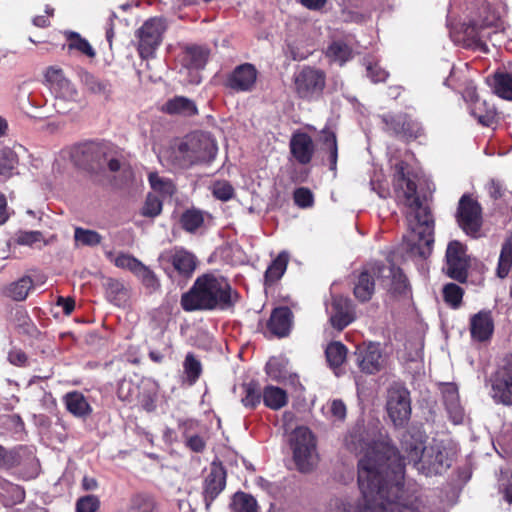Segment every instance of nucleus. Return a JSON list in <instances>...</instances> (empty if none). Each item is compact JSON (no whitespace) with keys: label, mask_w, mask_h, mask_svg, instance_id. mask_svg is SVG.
<instances>
[{"label":"nucleus","mask_w":512,"mask_h":512,"mask_svg":"<svg viewBox=\"0 0 512 512\" xmlns=\"http://www.w3.org/2000/svg\"><path fill=\"white\" fill-rule=\"evenodd\" d=\"M345 446L351 452L364 453L363 457L369 454L380 475L393 481L392 489L395 490L396 496L403 487L406 464H412L418 472L426 476L443 474L452 464L449 450L440 442L424 446L422 441L413 436L404 435L400 455L388 442H366L361 426L353 428L348 433L345 437Z\"/></svg>","instance_id":"f257e3e1"},{"label":"nucleus","mask_w":512,"mask_h":512,"mask_svg":"<svg viewBox=\"0 0 512 512\" xmlns=\"http://www.w3.org/2000/svg\"><path fill=\"white\" fill-rule=\"evenodd\" d=\"M395 192L399 204L403 205L409 233L405 237L406 250L412 256L426 258L434 243V220L428 207L417 196V186L407 178L403 163L396 166Z\"/></svg>","instance_id":"f03ea898"},{"label":"nucleus","mask_w":512,"mask_h":512,"mask_svg":"<svg viewBox=\"0 0 512 512\" xmlns=\"http://www.w3.org/2000/svg\"><path fill=\"white\" fill-rule=\"evenodd\" d=\"M368 454L359 459L358 484L363 504L337 502L331 512H419L415 507L399 501L402 489L395 495L393 481L380 475Z\"/></svg>","instance_id":"7ed1b4c3"},{"label":"nucleus","mask_w":512,"mask_h":512,"mask_svg":"<svg viewBox=\"0 0 512 512\" xmlns=\"http://www.w3.org/2000/svg\"><path fill=\"white\" fill-rule=\"evenodd\" d=\"M239 300L227 279L214 274H203L182 294L180 304L184 311L228 310Z\"/></svg>","instance_id":"20e7f679"},{"label":"nucleus","mask_w":512,"mask_h":512,"mask_svg":"<svg viewBox=\"0 0 512 512\" xmlns=\"http://www.w3.org/2000/svg\"><path fill=\"white\" fill-rule=\"evenodd\" d=\"M216 154L217 145L212 136L205 132H194L170 146L163 156L176 167L189 168L212 161Z\"/></svg>","instance_id":"39448f33"},{"label":"nucleus","mask_w":512,"mask_h":512,"mask_svg":"<svg viewBox=\"0 0 512 512\" xmlns=\"http://www.w3.org/2000/svg\"><path fill=\"white\" fill-rule=\"evenodd\" d=\"M290 444L297 469L302 473L312 471L318 461L316 440L312 432L307 427H297L291 434Z\"/></svg>","instance_id":"423d86ee"},{"label":"nucleus","mask_w":512,"mask_h":512,"mask_svg":"<svg viewBox=\"0 0 512 512\" xmlns=\"http://www.w3.org/2000/svg\"><path fill=\"white\" fill-rule=\"evenodd\" d=\"M45 81L55 95L54 106L59 113L70 111L78 97V92L61 68L50 66L45 72Z\"/></svg>","instance_id":"0eeeda50"},{"label":"nucleus","mask_w":512,"mask_h":512,"mask_svg":"<svg viewBox=\"0 0 512 512\" xmlns=\"http://www.w3.org/2000/svg\"><path fill=\"white\" fill-rule=\"evenodd\" d=\"M61 155L64 158H69L76 167L92 173H98L104 167V148L95 142L74 145L69 149L63 150Z\"/></svg>","instance_id":"6e6552de"},{"label":"nucleus","mask_w":512,"mask_h":512,"mask_svg":"<svg viewBox=\"0 0 512 512\" xmlns=\"http://www.w3.org/2000/svg\"><path fill=\"white\" fill-rule=\"evenodd\" d=\"M159 261L171 279L179 277L187 280L192 277L197 267L196 256L180 247L163 251Z\"/></svg>","instance_id":"1a4fd4ad"},{"label":"nucleus","mask_w":512,"mask_h":512,"mask_svg":"<svg viewBox=\"0 0 512 512\" xmlns=\"http://www.w3.org/2000/svg\"><path fill=\"white\" fill-rule=\"evenodd\" d=\"M410 393L400 383H393L387 390L386 409L395 426H403L411 414Z\"/></svg>","instance_id":"9d476101"},{"label":"nucleus","mask_w":512,"mask_h":512,"mask_svg":"<svg viewBox=\"0 0 512 512\" xmlns=\"http://www.w3.org/2000/svg\"><path fill=\"white\" fill-rule=\"evenodd\" d=\"M166 27V22L161 17H153L144 22L138 30L139 53L141 57L148 58L153 55L162 41Z\"/></svg>","instance_id":"9b49d317"},{"label":"nucleus","mask_w":512,"mask_h":512,"mask_svg":"<svg viewBox=\"0 0 512 512\" xmlns=\"http://www.w3.org/2000/svg\"><path fill=\"white\" fill-rule=\"evenodd\" d=\"M325 74L319 69L304 67L295 76V89L297 94L304 99L318 97L325 87Z\"/></svg>","instance_id":"f8f14e48"},{"label":"nucleus","mask_w":512,"mask_h":512,"mask_svg":"<svg viewBox=\"0 0 512 512\" xmlns=\"http://www.w3.org/2000/svg\"><path fill=\"white\" fill-rule=\"evenodd\" d=\"M457 222L466 234L476 236L482 224L481 207L478 202L463 195L458 204Z\"/></svg>","instance_id":"ddd939ff"},{"label":"nucleus","mask_w":512,"mask_h":512,"mask_svg":"<svg viewBox=\"0 0 512 512\" xmlns=\"http://www.w3.org/2000/svg\"><path fill=\"white\" fill-rule=\"evenodd\" d=\"M354 357L356 365L365 374H376L384 367V357L377 343H363L357 346Z\"/></svg>","instance_id":"4468645a"},{"label":"nucleus","mask_w":512,"mask_h":512,"mask_svg":"<svg viewBox=\"0 0 512 512\" xmlns=\"http://www.w3.org/2000/svg\"><path fill=\"white\" fill-rule=\"evenodd\" d=\"M493 398L505 405L512 404V355L505 357L492 384Z\"/></svg>","instance_id":"2eb2a0df"},{"label":"nucleus","mask_w":512,"mask_h":512,"mask_svg":"<svg viewBox=\"0 0 512 512\" xmlns=\"http://www.w3.org/2000/svg\"><path fill=\"white\" fill-rule=\"evenodd\" d=\"M447 275L457 281H465L467 277V260L463 245L451 241L446 250Z\"/></svg>","instance_id":"dca6fc26"},{"label":"nucleus","mask_w":512,"mask_h":512,"mask_svg":"<svg viewBox=\"0 0 512 512\" xmlns=\"http://www.w3.org/2000/svg\"><path fill=\"white\" fill-rule=\"evenodd\" d=\"M374 274L377 273V278L381 281V284L393 294H403L407 290V279L403 274L402 270L393 265H374Z\"/></svg>","instance_id":"f3484780"},{"label":"nucleus","mask_w":512,"mask_h":512,"mask_svg":"<svg viewBox=\"0 0 512 512\" xmlns=\"http://www.w3.org/2000/svg\"><path fill=\"white\" fill-rule=\"evenodd\" d=\"M226 486V471L222 465L212 463L209 473L205 477L203 496L206 510L210 509L212 502Z\"/></svg>","instance_id":"a211bd4d"},{"label":"nucleus","mask_w":512,"mask_h":512,"mask_svg":"<svg viewBox=\"0 0 512 512\" xmlns=\"http://www.w3.org/2000/svg\"><path fill=\"white\" fill-rule=\"evenodd\" d=\"M258 72L254 65L244 63L237 66L227 79V86L238 92L251 91L255 86Z\"/></svg>","instance_id":"6ab92c4d"},{"label":"nucleus","mask_w":512,"mask_h":512,"mask_svg":"<svg viewBox=\"0 0 512 512\" xmlns=\"http://www.w3.org/2000/svg\"><path fill=\"white\" fill-rule=\"evenodd\" d=\"M352 303L348 298L336 296L332 300L330 310L331 325L341 331L354 320Z\"/></svg>","instance_id":"aec40b11"},{"label":"nucleus","mask_w":512,"mask_h":512,"mask_svg":"<svg viewBox=\"0 0 512 512\" xmlns=\"http://www.w3.org/2000/svg\"><path fill=\"white\" fill-rule=\"evenodd\" d=\"M290 152L295 160L307 165L311 162L315 146L312 138L307 133H295L292 135L289 143Z\"/></svg>","instance_id":"412c9836"},{"label":"nucleus","mask_w":512,"mask_h":512,"mask_svg":"<svg viewBox=\"0 0 512 512\" xmlns=\"http://www.w3.org/2000/svg\"><path fill=\"white\" fill-rule=\"evenodd\" d=\"M494 322L490 311H480L470 319V333L473 340L484 342L491 338Z\"/></svg>","instance_id":"4be33fe9"},{"label":"nucleus","mask_w":512,"mask_h":512,"mask_svg":"<svg viewBox=\"0 0 512 512\" xmlns=\"http://www.w3.org/2000/svg\"><path fill=\"white\" fill-rule=\"evenodd\" d=\"M468 94L474 101L471 108L472 115L481 125L487 127L492 126L496 122L497 118V112L494 105L489 104L486 100H479L474 88L468 89Z\"/></svg>","instance_id":"5701e85b"},{"label":"nucleus","mask_w":512,"mask_h":512,"mask_svg":"<svg viewBox=\"0 0 512 512\" xmlns=\"http://www.w3.org/2000/svg\"><path fill=\"white\" fill-rule=\"evenodd\" d=\"M24 153L25 149L21 145L0 149V177L11 178L15 174L20 156Z\"/></svg>","instance_id":"b1692460"},{"label":"nucleus","mask_w":512,"mask_h":512,"mask_svg":"<svg viewBox=\"0 0 512 512\" xmlns=\"http://www.w3.org/2000/svg\"><path fill=\"white\" fill-rule=\"evenodd\" d=\"M293 314L288 307H279L273 310L269 322V331L277 337H285L292 326Z\"/></svg>","instance_id":"393cba45"},{"label":"nucleus","mask_w":512,"mask_h":512,"mask_svg":"<svg viewBox=\"0 0 512 512\" xmlns=\"http://www.w3.org/2000/svg\"><path fill=\"white\" fill-rule=\"evenodd\" d=\"M444 404L453 423L459 424L463 420V409L460 405L457 387L453 384H446L442 391Z\"/></svg>","instance_id":"a878e982"},{"label":"nucleus","mask_w":512,"mask_h":512,"mask_svg":"<svg viewBox=\"0 0 512 512\" xmlns=\"http://www.w3.org/2000/svg\"><path fill=\"white\" fill-rule=\"evenodd\" d=\"M375 276L377 277V273L374 274L373 267L371 271L364 270L359 274L354 286V295L359 301L367 302L371 299L375 290Z\"/></svg>","instance_id":"bb28decb"},{"label":"nucleus","mask_w":512,"mask_h":512,"mask_svg":"<svg viewBox=\"0 0 512 512\" xmlns=\"http://www.w3.org/2000/svg\"><path fill=\"white\" fill-rule=\"evenodd\" d=\"M64 403L67 410L78 418H86L92 412V408L85 396L77 391L67 393L64 396Z\"/></svg>","instance_id":"cd10ccee"},{"label":"nucleus","mask_w":512,"mask_h":512,"mask_svg":"<svg viewBox=\"0 0 512 512\" xmlns=\"http://www.w3.org/2000/svg\"><path fill=\"white\" fill-rule=\"evenodd\" d=\"M208 59V50L203 47H187L182 56V65L186 70L202 69Z\"/></svg>","instance_id":"c85d7f7f"},{"label":"nucleus","mask_w":512,"mask_h":512,"mask_svg":"<svg viewBox=\"0 0 512 512\" xmlns=\"http://www.w3.org/2000/svg\"><path fill=\"white\" fill-rule=\"evenodd\" d=\"M163 110L169 114H179L183 116H192L197 114L195 103L189 98L176 96L166 102Z\"/></svg>","instance_id":"c756f323"},{"label":"nucleus","mask_w":512,"mask_h":512,"mask_svg":"<svg viewBox=\"0 0 512 512\" xmlns=\"http://www.w3.org/2000/svg\"><path fill=\"white\" fill-rule=\"evenodd\" d=\"M33 280L29 276H23L17 281L10 283L4 290L7 297L14 301H23L27 298L33 288Z\"/></svg>","instance_id":"7c9ffc66"},{"label":"nucleus","mask_w":512,"mask_h":512,"mask_svg":"<svg viewBox=\"0 0 512 512\" xmlns=\"http://www.w3.org/2000/svg\"><path fill=\"white\" fill-rule=\"evenodd\" d=\"M264 405L272 410H279L288 402V396L282 388L268 385L263 389Z\"/></svg>","instance_id":"2f4dec72"},{"label":"nucleus","mask_w":512,"mask_h":512,"mask_svg":"<svg viewBox=\"0 0 512 512\" xmlns=\"http://www.w3.org/2000/svg\"><path fill=\"white\" fill-rule=\"evenodd\" d=\"M493 92L499 97L512 100V75L506 72L495 73L491 83Z\"/></svg>","instance_id":"473e14b6"},{"label":"nucleus","mask_w":512,"mask_h":512,"mask_svg":"<svg viewBox=\"0 0 512 512\" xmlns=\"http://www.w3.org/2000/svg\"><path fill=\"white\" fill-rule=\"evenodd\" d=\"M63 34L68 41L69 50H77L89 58L95 57V50L85 38L81 37L79 33L66 30Z\"/></svg>","instance_id":"72a5a7b5"},{"label":"nucleus","mask_w":512,"mask_h":512,"mask_svg":"<svg viewBox=\"0 0 512 512\" xmlns=\"http://www.w3.org/2000/svg\"><path fill=\"white\" fill-rule=\"evenodd\" d=\"M0 497L2 498L4 506H13L24 501L25 491L17 484L4 481L2 483V493Z\"/></svg>","instance_id":"f704fd0d"},{"label":"nucleus","mask_w":512,"mask_h":512,"mask_svg":"<svg viewBox=\"0 0 512 512\" xmlns=\"http://www.w3.org/2000/svg\"><path fill=\"white\" fill-rule=\"evenodd\" d=\"M326 56L331 61L343 65L352 58V49L343 41H334L328 46Z\"/></svg>","instance_id":"c9c22d12"},{"label":"nucleus","mask_w":512,"mask_h":512,"mask_svg":"<svg viewBox=\"0 0 512 512\" xmlns=\"http://www.w3.org/2000/svg\"><path fill=\"white\" fill-rule=\"evenodd\" d=\"M288 260L289 254L287 252L283 251L279 253L266 270V281L274 282L279 280L286 271Z\"/></svg>","instance_id":"e433bc0d"},{"label":"nucleus","mask_w":512,"mask_h":512,"mask_svg":"<svg viewBox=\"0 0 512 512\" xmlns=\"http://www.w3.org/2000/svg\"><path fill=\"white\" fill-rule=\"evenodd\" d=\"M243 393L241 402L246 408H255L263 399V390L255 381L243 384Z\"/></svg>","instance_id":"4c0bfd02"},{"label":"nucleus","mask_w":512,"mask_h":512,"mask_svg":"<svg viewBox=\"0 0 512 512\" xmlns=\"http://www.w3.org/2000/svg\"><path fill=\"white\" fill-rule=\"evenodd\" d=\"M81 81L91 93L106 97L111 93V85L109 82L100 80L89 72L82 73Z\"/></svg>","instance_id":"58836bf2"},{"label":"nucleus","mask_w":512,"mask_h":512,"mask_svg":"<svg viewBox=\"0 0 512 512\" xmlns=\"http://www.w3.org/2000/svg\"><path fill=\"white\" fill-rule=\"evenodd\" d=\"M325 354L329 365L336 369L339 368L346 360L347 348L341 342L334 341L328 344Z\"/></svg>","instance_id":"ea45409f"},{"label":"nucleus","mask_w":512,"mask_h":512,"mask_svg":"<svg viewBox=\"0 0 512 512\" xmlns=\"http://www.w3.org/2000/svg\"><path fill=\"white\" fill-rule=\"evenodd\" d=\"M148 180L151 188L163 197H171L176 190L174 183L170 179L161 177L157 172H150Z\"/></svg>","instance_id":"a19ab883"},{"label":"nucleus","mask_w":512,"mask_h":512,"mask_svg":"<svg viewBox=\"0 0 512 512\" xmlns=\"http://www.w3.org/2000/svg\"><path fill=\"white\" fill-rule=\"evenodd\" d=\"M256 499L247 493L237 492L234 494L231 509L232 512H257Z\"/></svg>","instance_id":"79ce46f5"},{"label":"nucleus","mask_w":512,"mask_h":512,"mask_svg":"<svg viewBox=\"0 0 512 512\" xmlns=\"http://www.w3.org/2000/svg\"><path fill=\"white\" fill-rule=\"evenodd\" d=\"M322 143L324 145V149L328 152V160L330 164V170L336 171L337 168V158H338V147H337V139L336 135L333 131L323 130L322 131Z\"/></svg>","instance_id":"37998d69"},{"label":"nucleus","mask_w":512,"mask_h":512,"mask_svg":"<svg viewBox=\"0 0 512 512\" xmlns=\"http://www.w3.org/2000/svg\"><path fill=\"white\" fill-rule=\"evenodd\" d=\"M134 275L142 285L150 292H156L160 288V281L156 274L145 264L141 263Z\"/></svg>","instance_id":"c03bdc74"},{"label":"nucleus","mask_w":512,"mask_h":512,"mask_svg":"<svg viewBox=\"0 0 512 512\" xmlns=\"http://www.w3.org/2000/svg\"><path fill=\"white\" fill-rule=\"evenodd\" d=\"M55 239V236L45 239L40 231H21L17 234L16 242L19 245L34 247L38 243H43L44 246L49 245Z\"/></svg>","instance_id":"a18cd8bd"},{"label":"nucleus","mask_w":512,"mask_h":512,"mask_svg":"<svg viewBox=\"0 0 512 512\" xmlns=\"http://www.w3.org/2000/svg\"><path fill=\"white\" fill-rule=\"evenodd\" d=\"M180 223L185 231L193 233L203 225V213L197 209H188L181 215Z\"/></svg>","instance_id":"49530a36"},{"label":"nucleus","mask_w":512,"mask_h":512,"mask_svg":"<svg viewBox=\"0 0 512 512\" xmlns=\"http://www.w3.org/2000/svg\"><path fill=\"white\" fill-rule=\"evenodd\" d=\"M512 266V238H508L502 245L498 267H497V275L500 278H505L509 270Z\"/></svg>","instance_id":"de8ad7c7"},{"label":"nucleus","mask_w":512,"mask_h":512,"mask_svg":"<svg viewBox=\"0 0 512 512\" xmlns=\"http://www.w3.org/2000/svg\"><path fill=\"white\" fill-rule=\"evenodd\" d=\"M106 256L114 263V265L121 269H127L133 274L137 271L138 267L142 263L140 260L130 254L120 253L117 256H113L112 252H107Z\"/></svg>","instance_id":"09e8293b"},{"label":"nucleus","mask_w":512,"mask_h":512,"mask_svg":"<svg viewBox=\"0 0 512 512\" xmlns=\"http://www.w3.org/2000/svg\"><path fill=\"white\" fill-rule=\"evenodd\" d=\"M74 239L85 246H96L101 243L102 236L97 231L77 227L74 231Z\"/></svg>","instance_id":"8fccbe9b"},{"label":"nucleus","mask_w":512,"mask_h":512,"mask_svg":"<svg viewBox=\"0 0 512 512\" xmlns=\"http://www.w3.org/2000/svg\"><path fill=\"white\" fill-rule=\"evenodd\" d=\"M183 367L189 383H195L202 372L200 361L197 360L192 353H188L185 357Z\"/></svg>","instance_id":"3c124183"},{"label":"nucleus","mask_w":512,"mask_h":512,"mask_svg":"<svg viewBox=\"0 0 512 512\" xmlns=\"http://www.w3.org/2000/svg\"><path fill=\"white\" fill-rule=\"evenodd\" d=\"M443 297L445 302L452 308H458L462 302L463 290L457 284H446L443 287Z\"/></svg>","instance_id":"603ef678"},{"label":"nucleus","mask_w":512,"mask_h":512,"mask_svg":"<svg viewBox=\"0 0 512 512\" xmlns=\"http://www.w3.org/2000/svg\"><path fill=\"white\" fill-rule=\"evenodd\" d=\"M155 509V502L152 497L148 495H136L132 498L129 512H153Z\"/></svg>","instance_id":"864d4df0"},{"label":"nucleus","mask_w":512,"mask_h":512,"mask_svg":"<svg viewBox=\"0 0 512 512\" xmlns=\"http://www.w3.org/2000/svg\"><path fill=\"white\" fill-rule=\"evenodd\" d=\"M266 373L274 381H283L286 379V370L284 362L278 358H271L266 364Z\"/></svg>","instance_id":"5fc2aeb1"},{"label":"nucleus","mask_w":512,"mask_h":512,"mask_svg":"<svg viewBox=\"0 0 512 512\" xmlns=\"http://www.w3.org/2000/svg\"><path fill=\"white\" fill-rule=\"evenodd\" d=\"M162 211V201L155 195L149 194L142 207V215L146 217H156Z\"/></svg>","instance_id":"6e6d98bb"},{"label":"nucleus","mask_w":512,"mask_h":512,"mask_svg":"<svg viewBox=\"0 0 512 512\" xmlns=\"http://www.w3.org/2000/svg\"><path fill=\"white\" fill-rule=\"evenodd\" d=\"M212 193L217 199L221 201H228L234 195V188L225 180L216 181L212 185Z\"/></svg>","instance_id":"4d7b16f0"},{"label":"nucleus","mask_w":512,"mask_h":512,"mask_svg":"<svg viewBox=\"0 0 512 512\" xmlns=\"http://www.w3.org/2000/svg\"><path fill=\"white\" fill-rule=\"evenodd\" d=\"M99 499L95 495H87L77 500V512H96L99 508Z\"/></svg>","instance_id":"13d9d810"},{"label":"nucleus","mask_w":512,"mask_h":512,"mask_svg":"<svg viewBox=\"0 0 512 512\" xmlns=\"http://www.w3.org/2000/svg\"><path fill=\"white\" fill-rule=\"evenodd\" d=\"M135 396L138 397V387L131 381H122L118 387V397L123 401L131 402Z\"/></svg>","instance_id":"bf43d9fd"},{"label":"nucleus","mask_w":512,"mask_h":512,"mask_svg":"<svg viewBox=\"0 0 512 512\" xmlns=\"http://www.w3.org/2000/svg\"><path fill=\"white\" fill-rule=\"evenodd\" d=\"M294 201L299 207H310L313 204V194L308 188H298L294 192Z\"/></svg>","instance_id":"052dcab7"},{"label":"nucleus","mask_w":512,"mask_h":512,"mask_svg":"<svg viewBox=\"0 0 512 512\" xmlns=\"http://www.w3.org/2000/svg\"><path fill=\"white\" fill-rule=\"evenodd\" d=\"M367 75L375 83L385 81L388 76L387 72L377 64L370 63L367 65Z\"/></svg>","instance_id":"680f3d73"},{"label":"nucleus","mask_w":512,"mask_h":512,"mask_svg":"<svg viewBox=\"0 0 512 512\" xmlns=\"http://www.w3.org/2000/svg\"><path fill=\"white\" fill-rule=\"evenodd\" d=\"M329 411L336 420H343L346 417V406L341 400H333L329 405Z\"/></svg>","instance_id":"e2e57ef3"},{"label":"nucleus","mask_w":512,"mask_h":512,"mask_svg":"<svg viewBox=\"0 0 512 512\" xmlns=\"http://www.w3.org/2000/svg\"><path fill=\"white\" fill-rule=\"evenodd\" d=\"M8 360L11 364L17 366H24L27 363V355L21 349L13 348L8 354Z\"/></svg>","instance_id":"0e129e2a"},{"label":"nucleus","mask_w":512,"mask_h":512,"mask_svg":"<svg viewBox=\"0 0 512 512\" xmlns=\"http://www.w3.org/2000/svg\"><path fill=\"white\" fill-rule=\"evenodd\" d=\"M402 125L405 136L417 138L421 134V128L417 123L404 119Z\"/></svg>","instance_id":"69168bd1"},{"label":"nucleus","mask_w":512,"mask_h":512,"mask_svg":"<svg viewBox=\"0 0 512 512\" xmlns=\"http://www.w3.org/2000/svg\"><path fill=\"white\" fill-rule=\"evenodd\" d=\"M14 464V454L0 445V468H10Z\"/></svg>","instance_id":"338daca9"},{"label":"nucleus","mask_w":512,"mask_h":512,"mask_svg":"<svg viewBox=\"0 0 512 512\" xmlns=\"http://www.w3.org/2000/svg\"><path fill=\"white\" fill-rule=\"evenodd\" d=\"M186 445L194 452H202L205 448L204 440L198 435L188 437Z\"/></svg>","instance_id":"774afa93"}]
</instances>
